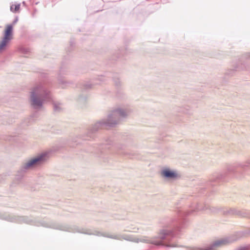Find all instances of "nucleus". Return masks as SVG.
Listing matches in <instances>:
<instances>
[{"mask_svg": "<svg viewBox=\"0 0 250 250\" xmlns=\"http://www.w3.org/2000/svg\"><path fill=\"white\" fill-rule=\"evenodd\" d=\"M201 208H199V205H198V204H196V205H195V207L194 209H193L192 210H194V211H196V210H197H197H201Z\"/></svg>", "mask_w": 250, "mask_h": 250, "instance_id": "obj_14", "label": "nucleus"}, {"mask_svg": "<svg viewBox=\"0 0 250 250\" xmlns=\"http://www.w3.org/2000/svg\"><path fill=\"white\" fill-rule=\"evenodd\" d=\"M18 21V19H16L15 20V21H13V23L11 24V25H13V27L14 26V25L16 23V22H17Z\"/></svg>", "mask_w": 250, "mask_h": 250, "instance_id": "obj_15", "label": "nucleus"}, {"mask_svg": "<svg viewBox=\"0 0 250 250\" xmlns=\"http://www.w3.org/2000/svg\"><path fill=\"white\" fill-rule=\"evenodd\" d=\"M120 119L115 112L112 109L107 114L106 118L99 121L96 125L99 127H114L120 123Z\"/></svg>", "mask_w": 250, "mask_h": 250, "instance_id": "obj_4", "label": "nucleus"}, {"mask_svg": "<svg viewBox=\"0 0 250 250\" xmlns=\"http://www.w3.org/2000/svg\"><path fill=\"white\" fill-rule=\"evenodd\" d=\"M247 248L246 247H242L239 249L238 250H246Z\"/></svg>", "mask_w": 250, "mask_h": 250, "instance_id": "obj_16", "label": "nucleus"}, {"mask_svg": "<svg viewBox=\"0 0 250 250\" xmlns=\"http://www.w3.org/2000/svg\"><path fill=\"white\" fill-rule=\"evenodd\" d=\"M97 235H104V236H106V237H110V238H114V239H122V238L123 239H125V240H129V241H134V242H138L139 241L138 240V239L137 240H135L134 239H133L132 238L130 237V236H127L126 237H123L122 236H120V235H104V234H103V233H99V234H97Z\"/></svg>", "mask_w": 250, "mask_h": 250, "instance_id": "obj_9", "label": "nucleus"}, {"mask_svg": "<svg viewBox=\"0 0 250 250\" xmlns=\"http://www.w3.org/2000/svg\"><path fill=\"white\" fill-rule=\"evenodd\" d=\"M120 121L126 118L131 113V109L127 106H118L113 109Z\"/></svg>", "mask_w": 250, "mask_h": 250, "instance_id": "obj_8", "label": "nucleus"}, {"mask_svg": "<svg viewBox=\"0 0 250 250\" xmlns=\"http://www.w3.org/2000/svg\"><path fill=\"white\" fill-rule=\"evenodd\" d=\"M181 227L179 226H176L172 229H163L161 230L158 234L157 237L159 239V240H156L155 239H142L140 241L146 242V243H150L156 245H160L162 244V240L165 239L167 236L172 235L173 236L178 235L181 231Z\"/></svg>", "mask_w": 250, "mask_h": 250, "instance_id": "obj_3", "label": "nucleus"}, {"mask_svg": "<svg viewBox=\"0 0 250 250\" xmlns=\"http://www.w3.org/2000/svg\"><path fill=\"white\" fill-rule=\"evenodd\" d=\"M13 39V25H7L4 31L3 37L0 41V52L4 51Z\"/></svg>", "mask_w": 250, "mask_h": 250, "instance_id": "obj_6", "label": "nucleus"}, {"mask_svg": "<svg viewBox=\"0 0 250 250\" xmlns=\"http://www.w3.org/2000/svg\"><path fill=\"white\" fill-rule=\"evenodd\" d=\"M210 209L211 211L214 213L218 212L219 211V209L216 207H212Z\"/></svg>", "mask_w": 250, "mask_h": 250, "instance_id": "obj_12", "label": "nucleus"}, {"mask_svg": "<svg viewBox=\"0 0 250 250\" xmlns=\"http://www.w3.org/2000/svg\"><path fill=\"white\" fill-rule=\"evenodd\" d=\"M53 109L56 112H60L61 110V103L57 101H53Z\"/></svg>", "mask_w": 250, "mask_h": 250, "instance_id": "obj_10", "label": "nucleus"}, {"mask_svg": "<svg viewBox=\"0 0 250 250\" xmlns=\"http://www.w3.org/2000/svg\"><path fill=\"white\" fill-rule=\"evenodd\" d=\"M20 4H17V5H12L11 6V7H10V10L11 11L13 12H16L17 11H18L19 9H20Z\"/></svg>", "mask_w": 250, "mask_h": 250, "instance_id": "obj_11", "label": "nucleus"}, {"mask_svg": "<svg viewBox=\"0 0 250 250\" xmlns=\"http://www.w3.org/2000/svg\"><path fill=\"white\" fill-rule=\"evenodd\" d=\"M49 158V152L47 151L42 152L36 156L31 157L22 163L20 170L26 171L33 169L43 164Z\"/></svg>", "mask_w": 250, "mask_h": 250, "instance_id": "obj_2", "label": "nucleus"}, {"mask_svg": "<svg viewBox=\"0 0 250 250\" xmlns=\"http://www.w3.org/2000/svg\"><path fill=\"white\" fill-rule=\"evenodd\" d=\"M233 241L229 238H222L213 241L208 246L196 247L193 250H216V249L227 245Z\"/></svg>", "mask_w": 250, "mask_h": 250, "instance_id": "obj_5", "label": "nucleus"}, {"mask_svg": "<svg viewBox=\"0 0 250 250\" xmlns=\"http://www.w3.org/2000/svg\"><path fill=\"white\" fill-rule=\"evenodd\" d=\"M50 92L41 85L34 87L30 91V102L35 109H39L42 106L44 98L49 97Z\"/></svg>", "mask_w": 250, "mask_h": 250, "instance_id": "obj_1", "label": "nucleus"}, {"mask_svg": "<svg viewBox=\"0 0 250 250\" xmlns=\"http://www.w3.org/2000/svg\"><path fill=\"white\" fill-rule=\"evenodd\" d=\"M160 174L164 179L167 180H175L180 177V174L177 170L168 167H163Z\"/></svg>", "mask_w": 250, "mask_h": 250, "instance_id": "obj_7", "label": "nucleus"}, {"mask_svg": "<svg viewBox=\"0 0 250 250\" xmlns=\"http://www.w3.org/2000/svg\"><path fill=\"white\" fill-rule=\"evenodd\" d=\"M235 167L236 166L234 165L230 166L228 167V170L229 171H232L234 170Z\"/></svg>", "mask_w": 250, "mask_h": 250, "instance_id": "obj_13", "label": "nucleus"}]
</instances>
